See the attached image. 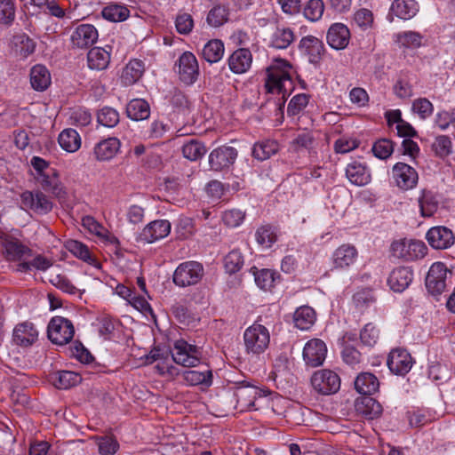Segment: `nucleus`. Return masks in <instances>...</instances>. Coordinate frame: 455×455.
<instances>
[{"label":"nucleus","mask_w":455,"mask_h":455,"mask_svg":"<svg viewBox=\"0 0 455 455\" xmlns=\"http://www.w3.org/2000/svg\"><path fill=\"white\" fill-rule=\"evenodd\" d=\"M291 69V65L283 59L275 60L267 68L265 88L269 93L281 94L283 105L286 96L293 89Z\"/></svg>","instance_id":"obj_1"},{"label":"nucleus","mask_w":455,"mask_h":455,"mask_svg":"<svg viewBox=\"0 0 455 455\" xmlns=\"http://www.w3.org/2000/svg\"><path fill=\"white\" fill-rule=\"evenodd\" d=\"M204 275L201 263L194 260L180 264L175 269L172 281L179 287H188L197 284Z\"/></svg>","instance_id":"obj_2"},{"label":"nucleus","mask_w":455,"mask_h":455,"mask_svg":"<svg viewBox=\"0 0 455 455\" xmlns=\"http://www.w3.org/2000/svg\"><path fill=\"white\" fill-rule=\"evenodd\" d=\"M390 251L397 259L412 261L424 258L427 247L422 241L401 239L392 243Z\"/></svg>","instance_id":"obj_3"},{"label":"nucleus","mask_w":455,"mask_h":455,"mask_svg":"<svg viewBox=\"0 0 455 455\" xmlns=\"http://www.w3.org/2000/svg\"><path fill=\"white\" fill-rule=\"evenodd\" d=\"M0 246L8 261H20L33 256V251L18 238L0 231Z\"/></svg>","instance_id":"obj_4"},{"label":"nucleus","mask_w":455,"mask_h":455,"mask_svg":"<svg viewBox=\"0 0 455 455\" xmlns=\"http://www.w3.org/2000/svg\"><path fill=\"white\" fill-rule=\"evenodd\" d=\"M243 339L248 354L259 355L267 348L270 336L264 325L254 323L245 330Z\"/></svg>","instance_id":"obj_5"},{"label":"nucleus","mask_w":455,"mask_h":455,"mask_svg":"<svg viewBox=\"0 0 455 455\" xmlns=\"http://www.w3.org/2000/svg\"><path fill=\"white\" fill-rule=\"evenodd\" d=\"M172 357L177 364L183 367H196L201 363L202 351L200 347L181 339L174 342Z\"/></svg>","instance_id":"obj_6"},{"label":"nucleus","mask_w":455,"mask_h":455,"mask_svg":"<svg viewBox=\"0 0 455 455\" xmlns=\"http://www.w3.org/2000/svg\"><path fill=\"white\" fill-rule=\"evenodd\" d=\"M47 334L52 343L63 346L72 340L75 334L74 325L65 317L54 316L48 324Z\"/></svg>","instance_id":"obj_7"},{"label":"nucleus","mask_w":455,"mask_h":455,"mask_svg":"<svg viewBox=\"0 0 455 455\" xmlns=\"http://www.w3.org/2000/svg\"><path fill=\"white\" fill-rule=\"evenodd\" d=\"M313 388L319 394L328 395L339 390L340 379L337 373L330 370L315 371L311 378Z\"/></svg>","instance_id":"obj_8"},{"label":"nucleus","mask_w":455,"mask_h":455,"mask_svg":"<svg viewBox=\"0 0 455 455\" xmlns=\"http://www.w3.org/2000/svg\"><path fill=\"white\" fill-rule=\"evenodd\" d=\"M20 208L24 211H33L37 214H47L52 210V201L41 191L33 193L31 191H24L20 196Z\"/></svg>","instance_id":"obj_9"},{"label":"nucleus","mask_w":455,"mask_h":455,"mask_svg":"<svg viewBox=\"0 0 455 455\" xmlns=\"http://www.w3.org/2000/svg\"><path fill=\"white\" fill-rule=\"evenodd\" d=\"M99 34L92 24H81L77 26L70 36L72 48L86 49L96 43Z\"/></svg>","instance_id":"obj_10"},{"label":"nucleus","mask_w":455,"mask_h":455,"mask_svg":"<svg viewBox=\"0 0 455 455\" xmlns=\"http://www.w3.org/2000/svg\"><path fill=\"white\" fill-rule=\"evenodd\" d=\"M237 157V150L233 147L222 146L212 150L209 156V164L213 171L229 168Z\"/></svg>","instance_id":"obj_11"},{"label":"nucleus","mask_w":455,"mask_h":455,"mask_svg":"<svg viewBox=\"0 0 455 455\" xmlns=\"http://www.w3.org/2000/svg\"><path fill=\"white\" fill-rule=\"evenodd\" d=\"M451 272L443 262L434 263L426 277V285L432 294H441L446 288V275Z\"/></svg>","instance_id":"obj_12"},{"label":"nucleus","mask_w":455,"mask_h":455,"mask_svg":"<svg viewBox=\"0 0 455 455\" xmlns=\"http://www.w3.org/2000/svg\"><path fill=\"white\" fill-rule=\"evenodd\" d=\"M299 51L310 63L317 64L322 60L325 48L323 41L316 36H306L299 43Z\"/></svg>","instance_id":"obj_13"},{"label":"nucleus","mask_w":455,"mask_h":455,"mask_svg":"<svg viewBox=\"0 0 455 455\" xmlns=\"http://www.w3.org/2000/svg\"><path fill=\"white\" fill-rule=\"evenodd\" d=\"M327 347L325 343L319 339L307 341L303 349V359L309 367H317L325 360Z\"/></svg>","instance_id":"obj_14"},{"label":"nucleus","mask_w":455,"mask_h":455,"mask_svg":"<svg viewBox=\"0 0 455 455\" xmlns=\"http://www.w3.org/2000/svg\"><path fill=\"white\" fill-rule=\"evenodd\" d=\"M392 173L396 185L402 189H411L418 183V172L413 167L407 164H395L393 167Z\"/></svg>","instance_id":"obj_15"},{"label":"nucleus","mask_w":455,"mask_h":455,"mask_svg":"<svg viewBox=\"0 0 455 455\" xmlns=\"http://www.w3.org/2000/svg\"><path fill=\"white\" fill-rule=\"evenodd\" d=\"M199 68L196 56L190 52H184L179 59V75L182 82L192 84L198 76Z\"/></svg>","instance_id":"obj_16"},{"label":"nucleus","mask_w":455,"mask_h":455,"mask_svg":"<svg viewBox=\"0 0 455 455\" xmlns=\"http://www.w3.org/2000/svg\"><path fill=\"white\" fill-rule=\"evenodd\" d=\"M170 232L171 223L166 220H157L151 221L142 229L139 239L150 243L166 237Z\"/></svg>","instance_id":"obj_17"},{"label":"nucleus","mask_w":455,"mask_h":455,"mask_svg":"<svg viewBox=\"0 0 455 455\" xmlns=\"http://www.w3.org/2000/svg\"><path fill=\"white\" fill-rule=\"evenodd\" d=\"M426 238L428 243L437 250L447 249L455 242L452 231L443 226L431 228L427 231Z\"/></svg>","instance_id":"obj_18"},{"label":"nucleus","mask_w":455,"mask_h":455,"mask_svg":"<svg viewBox=\"0 0 455 455\" xmlns=\"http://www.w3.org/2000/svg\"><path fill=\"white\" fill-rule=\"evenodd\" d=\"M389 370L398 375H404L411 369L412 358L404 349H393L387 358Z\"/></svg>","instance_id":"obj_19"},{"label":"nucleus","mask_w":455,"mask_h":455,"mask_svg":"<svg viewBox=\"0 0 455 455\" xmlns=\"http://www.w3.org/2000/svg\"><path fill=\"white\" fill-rule=\"evenodd\" d=\"M326 39L331 48L343 50L349 43V29L342 23H334L329 28Z\"/></svg>","instance_id":"obj_20"},{"label":"nucleus","mask_w":455,"mask_h":455,"mask_svg":"<svg viewBox=\"0 0 455 455\" xmlns=\"http://www.w3.org/2000/svg\"><path fill=\"white\" fill-rule=\"evenodd\" d=\"M38 337V331L32 323L24 322L15 326L12 333L13 342L20 347L33 345Z\"/></svg>","instance_id":"obj_21"},{"label":"nucleus","mask_w":455,"mask_h":455,"mask_svg":"<svg viewBox=\"0 0 455 455\" xmlns=\"http://www.w3.org/2000/svg\"><path fill=\"white\" fill-rule=\"evenodd\" d=\"M355 410L358 415L364 419H373L380 416L382 406L371 395H364L355 400Z\"/></svg>","instance_id":"obj_22"},{"label":"nucleus","mask_w":455,"mask_h":455,"mask_svg":"<svg viewBox=\"0 0 455 455\" xmlns=\"http://www.w3.org/2000/svg\"><path fill=\"white\" fill-rule=\"evenodd\" d=\"M252 62V55L246 48H240L235 51L228 58V67L235 74L246 72Z\"/></svg>","instance_id":"obj_23"},{"label":"nucleus","mask_w":455,"mask_h":455,"mask_svg":"<svg viewBox=\"0 0 455 455\" xmlns=\"http://www.w3.org/2000/svg\"><path fill=\"white\" fill-rule=\"evenodd\" d=\"M418 4L415 0H395L390 7L388 18L393 20V15L403 20H410L418 12Z\"/></svg>","instance_id":"obj_24"},{"label":"nucleus","mask_w":455,"mask_h":455,"mask_svg":"<svg viewBox=\"0 0 455 455\" xmlns=\"http://www.w3.org/2000/svg\"><path fill=\"white\" fill-rule=\"evenodd\" d=\"M120 146V140L115 137L105 139L95 145L94 156L98 161L110 160L119 151Z\"/></svg>","instance_id":"obj_25"},{"label":"nucleus","mask_w":455,"mask_h":455,"mask_svg":"<svg viewBox=\"0 0 455 455\" xmlns=\"http://www.w3.org/2000/svg\"><path fill=\"white\" fill-rule=\"evenodd\" d=\"M412 278L413 274L409 267H400L391 272L387 282L394 291L401 292L410 285Z\"/></svg>","instance_id":"obj_26"},{"label":"nucleus","mask_w":455,"mask_h":455,"mask_svg":"<svg viewBox=\"0 0 455 455\" xmlns=\"http://www.w3.org/2000/svg\"><path fill=\"white\" fill-rule=\"evenodd\" d=\"M332 258L336 268H346L355 262L357 250L351 244H342L335 250Z\"/></svg>","instance_id":"obj_27"},{"label":"nucleus","mask_w":455,"mask_h":455,"mask_svg":"<svg viewBox=\"0 0 455 455\" xmlns=\"http://www.w3.org/2000/svg\"><path fill=\"white\" fill-rule=\"evenodd\" d=\"M110 63V52L102 47H93L87 53V65L92 70H105Z\"/></svg>","instance_id":"obj_28"},{"label":"nucleus","mask_w":455,"mask_h":455,"mask_svg":"<svg viewBox=\"0 0 455 455\" xmlns=\"http://www.w3.org/2000/svg\"><path fill=\"white\" fill-rule=\"evenodd\" d=\"M346 175L349 181L356 186H364L371 180V174L368 169L356 161L347 164Z\"/></svg>","instance_id":"obj_29"},{"label":"nucleus","mask_w":455,"mask_h":455,"mask_svg":"<svg viewBox=\"0 0 455 455\" xmlns=\"http://www.w3.org/2000/svg\"><path fill=\"white\" fill-rule=\"evenodd\" d=\"M379 381L371 372L360 373L355 380V390L364 395H371L379 390Z\"/></svg>","instance_id":"obj_30"},{"label":"nucleus","mask_w":455,"mask_h":455,"mask_svg":"<svg viewBox=\"0 0 455 455\" xmlns=\"http://www.w3.org/2000/svg\"><path fill=\"white\" fill-rule=\"evenodd\" d=\"M30 84L34 90L43 92L51 84V75L46 67L36 65L30 70Z\"/></svg>","instance_id":"obj_31"},{"label":"nucleus","mask_w":455,"mask_h":455,"mask_svg":"<svg viewBox=\"0 0 455 455\" xmlns=\"http://www.w3.org/2000/svg\"><path fill=\"white\" fill-rule=\"evenodd\" d=\"M144 73V63L139 60H131L123 69L122 84L125 86L135 84Z\"/></svg>","instance_id":"obj_32"},{"label":"nucleus","mask_w":455,"mask_h":455,"mask_svg":"<svg viewBox=\"0 0 455 455\" xmlns=\"http://www.w3.org/2000/svg\"><path fill=\"white\" fill-rule=\"evenodd\" d=\"M51 381L59 389H68L81 381L79 374L70 371H60L51 374Z\"/></svg>","instance_id":"obj_33"},{"label":"nucleus","mask_w":455,"mask_h":455,"mask_svg":"<svg viewBox=\"0 0 455 455\" xmlns=\"http://www.w3.org/2000/svg\"><path fill=\"white\" fill-rule=\"evenodd\" d=\"M35 47L34 41L26 34L15 35L12 39V48L20 58H27L33 53Z\"/></svg>","instance_id":"obj_34"},{"label":"nucleus","mask_w":455,"mask_h":455,"mask_svg":"<svg viewBox=\"0 0 455 455\" xmlns=\"http://www.w3.org/2000/svg\"><path fill=\"white\" fill-rule=\"evenodd\" d=\"M126 113L129 118L135 121L147 119L150 115L149 105L142 99L132 100L126 107Z\"/></svg>","instance_id":"obj_35"},{"label":"nucleus","mask_w":455,"mask_h":455,"mask_svg":"<svg viewBox=\"0 0 455 455\" xmlns=\"http://www.w3.org/2000/svg\"><path fill=\"white\" fill-rule=\"evenodd\" d=\"M293 321L297 328L308 330L315 323V312L308 306H302L295 311Z\"/></svg>","instance_id":"obj_36"},{"label":"nucleus","mask_w":455,"mask_h":455,"mask_svg":"<svg viewBox=\"0 0 455 455\" xmlns=\"http://www.w3.org/2000/svg\"><path fill=\"white\" fill-rule=\"evenodd\" d=\"M60 146L68 152H76L81 146V139L74 129H66L60 132L58 138Z\"/></svg>","instance_id":"obj_37"},{"label":"nucleus","mask_w":455,"mask_h":455,"mask_svg":"<svg viewBox=\"0 0 455 455\" xmlns=\"http://www.w3.org/2000/svg\"><path fill=\"white\" fill-rule=\"evenodd\" d=\"M203 57L209 63H216L224 54V44L219 39L210 40L203 48Z\"/></svg>","instance_id":"obj_38"},{"label":"nucleus","mask_w":455,"mask_h":455,"mask_svg":"<svg viewBox=\"0 0 455 455\" xmlns=\"http://www.w3.org/2000/svg\"><path fill=\"white\" fill-rule=\"evenodd\" d=\"M278 144L275 140H266L254 144L252 148V156L259 160L264 161L271 157L278 151Z\"/></svg>","instance_id":"obj_39"},{"label":"nucleus","mask_w":455,"mask_h":455,"mask_svg":"<svg viewBox=\"0 0 455 455\" xmlns=\"http://www.w3.org/2000/svg\"><path fill=\"white\" fill-rule=\"evenodd\" d=\"M184 381L189 386L204 384L210 386L212 381V371H185L182 373Z\"/></svg>","instance_id":"obj_40"},{"label":"nucleus","mask_w":455,"mask_h":455,"mask_svg":"<svg viewBox=\"0 0 455 455\" xmlns=\"http://www.w3.org/2000/svg\"><path fill=\"white\" fill-rule=\"evenodd\" d=\"M205 153V146L197 140L191 139L183 144L182 154L185 158L190 161H196L202 158Z\"/></svg>","instance_id":"obj_41"},{"label":"nucleus","mask_w":455,"mask_h":455,"mask_svg":"<svg viewBox=\"0 0 455 455\" xmlns=\"http://www.w3.org/2000/svg\"><path fill=\"white\" fill-rule=\"evenodd\" d=\"M229 10L225 5L218 4L209 11L207 23L211 27L218 28L228 20Z\"/></svg>","instance_id":"obj_42"},{"label":"nucleus","mask_w":455,"mask_h":455,"mask_svg":"<svg viewBox=\"0 0 455 455\" xmlns=\"http://www.w3.org/2000/svg\"><path fill=\"white\" fill-rule=\"evenodd\" d=\"M41 177V185L44 190L52 193L59 198L64 197L66 193L54 171L52 175L44 174Z\"/></svg>","instance_id":"obj_43"},{"label":"nucleus","mask_w":455,"mask_h":455,"mask_svg":"<svg viewBox=\"0 0 455 455\" xmlns=\"http://www.w3.org/2000/svg\"><path fill=\"white\" fill-rule=\"evenodd\" d=\"M294 40V34L291 28H278L272 36L271 45L277 49H286Z\"/></svg>","instance_id":"obj_44"},{"label":"nucleus","mask_w":455,"mask_h":455,"mask_svg":"<svg viewBox=\"0 0 455 455\" xmlns=\"http://www.w3.org/2000/svg\"><path fill=\"white\" fill-rule=\"evenodd\" d=\"M129 13L126 7L118 4H110L102 10L103 18L113 22L125 20L129 17Z\"/></svg>","instance_id":"obj_45"},{"label":"nucleus","mask_w":455,"mask_h":455,"mask_svg":"<svg viewBox=\"0 0 455 455\" xmlns=\"http://www.w3.org/2000/svg\"><path fill=\"white\" fill-rule=\"evenodd\" d=\"M15 13L13 0H0V25L10 27L15 20Z\"/></svg>","instance_id":"obj_46"},{"label":"nucleus","mask_w":455,"mask_h":455,"mask_svg":"<svg viewBox=\"0 0 455 455\" xmlns=\"http://www.w3.org/2000/svg\"><path fill=\"white\" fill-rule=\"evenodd\" d=\"M255 235L257 242L266 248L271 247L277 239L275 228L269 225L259 228Z\"/></svg>","instance_id":"obj_47"},{"label":"nucleus","mask_w":455,"mask_h":455,"mask_svg":"<svg viewBox=\"0 0 455 455\" xmlns=\"http://www.w3.org/2000/svg\"><path fill=\"white\" fill-rule=\"evenodd\" d=\"M419 204L422 217H431L437 211L438 204L430 192H423L419 198Z\"/></svg>","instance_id":"obj_48"},{"label":"nucleus","mask_w":455,"mask_h":455,"mask_svg":"<svg viewBox=\"0 0 455 455\" xmlns=\"http://www.w3.org/2000/svg\"><path fill=\"white\" fill-rule=\"evenodd\" d=\"M97 120L105 127H115L119 123V114L113 108L104 107L99 110Z\"/></svg>","instance_id":"obj_49"},{"label":"nucleus","mask_w":455,"mask_h":455,"mask_svg":"<svg viewBox=\"0 0 455 455\" xmlns=\"http://www.w3.org/2000/svg\"><path fill=\"white\" fill-rule=\"evenodd\" d=\"M66 248L76 258L85 262L91 263L94 260L91 255L88 247L79 241H68L66 243Z\"/></svg>","instance_id":"obj_50"},{"label":"nucleus","mask_w":455,"mask_h":455,"mask_svg":"<svg viewBox=\"0 0 455 455\" xmlns=\"http://www.w3.org/2000/svg\"><path fill=\"white\" fill-rule=\"evenodd\" d=\"M93 439L95 440L99 452L101 455L115 454L119 448L117 441L112 436H94Z\"/></svg>","instance_id":"obj_51"},{"label":"nucleus","mask_w":455,"mask_h":455,"mask_svg":"<svg viewBox=\"0 0 455 455\" xmlns=\"http://www.w3.org/2000/svg\"><path fill=\"white\" fill-rule=\"evenodd\" d=\"M432 149L437 156L444 158L452 152V141L448 136L440 135L432 144Z\"/></svg>","instance_id":"obj_52"},{"label":"nucleus","mask_w":455,"mask_h":455,"mask_svg":"<svg viewBox=\"0 0 455 455\" xmlns=\"http://www.w3.org/2000/svg\"><path fill=\"white\" fill-rule=\"evenodd\" d=\"M226 271L229 274L238 272L243 265V257L238 250L231 251L224 259Z\"/></svg>","instance_id":"obj_53"},{"label":"nucleus","mask_w":455,"mask_h":455,"mask_svg":"<svg viewBox=\"0 0 455 455\" xmlns=\"http://www.w3.org/2000/svg\"><path fill=\"white\" fill-rule=\"evenodd\" d=\"M255 282L263 290H270L275 286L276 275L270 269H261L255 273Z\"/></svg>","instance_id":"obj_54"},{"label":"nucleus","mask_w":455,"mask_h":455,"mask_svg":"<svg viewBox=\"0 0 455 455\" xmlns=\"http://www.w3.org/2000/svg\"><path fill=\"white\" fill-rule=\"evenodd\" d=\"M323 0H309L304 8V15L311 21H317L323 16Z\"/></svg>","instance_id":"obj_55"},{"label":"nucleus","mask_w":455,"mask_h":455,"mask_svg":"<svg viewBox=\"0 0 455 455\" xmlns=\"http://www.w3.org/2000/svg\"><path fill=\"white\" fill-rule=\"evenodd\" d=\"M291 147L295 152L301 149L310 152L315 148V138L310 132L300 133L291 142Z\"/></svg>","instance_id":"obj_56"},{"label":"nucleus","mask_w":455,"mask_h":455,"mask_svg":"<svg viewBox=\"0 0 455 455\" xmlns=\"http://www.w3.org/2000/svg\"><path fill=\"white\" fill-rule=\"evenodd\" d=\"M374 156L379 159H387L394 151V143L387 139L377 140L372 147Z\"/></svg>","instance_id":"obj_57"},{"label":"nucleus","mask_w":455,"mask_h":455,"mask_svg":"<svg viewBox=\"0 0 455 455\" xmlns=\"http://www.w3.org/2000/svg\"><path fill=\"white\" fill-rule=\"evenodd\" d=\"M374 301L375 299L371 290H361L353 296L354 305L361 312H363Z\"/></svg>","instance_id":"obj_58"},{"label":"nucleus","mask_w":455,"mask_h":455,"mask_svg":"<svg viewBox=\"0 0 455 455\" xmlns=\"http://www.w3.org/2000/svg\"><path fill=\"white\" fill-rule=\"evenodd\" d=\"M50 283L56 288L68 294H76L78 291V289L64 275H52L50 278Z\"/></svg>","instance_id":"obj_59"},{"label":"nucleus","mask_w":455,"mask_h":455,"mask_svg":"<svg viewBox=\"0 0 455 455\" xmlns=\"http://www.w3.org/2000/svg\"><path fill=\"white\" fill-rule=\"evenodd\" d=\"M309 101V96L301 93L295 95L290 101L288 108H287V113L289 116H296L299 114L308 104Z\"/></svg>","instance_id":"obj_60"},{"label":"nucleus","mask_w":455,"mask_h":455,"mask_svg":"<svg viewBox=\"0 0 455 455\" xmlns=\"http://www.w3.org/2000/svg\"><path fill=\"white\" fill-rule=\"evenodd\" d=\"M422 36L413 31H407L397 36V41L406 48H417L421 44Z\"/></svg>","instance_id":"obj_61"},{"label":"nucleus","mask_w":455,"mask_h":455,"mask_svg":"<svg viewBox=\"0 0 455 455\" xmlns=\"http://www.w3.org/2000/svg\"><path fill=\"white\" fill-rule=\"evenodd\" d=\"M379 339V330L372 324L367 323L360 332L361 341L369 347L374 346Z\"/></svg>","instance_id":"obj_62"},{"label":"nucleus","mask_w":455,"mask_h":455,"mask_svg":"<svg viewBox=\"0 0 455 455\" xmlns=\"http://www.w3.org/2000/svg\"><path fill=\"white\" fill-rule=\"evenodd\" d=\"M177 31L181 35L189 34L194 27V20L190 14L181 13L179 14L175 20Z\"/></svg>","instance_id":"obj_63"},{"label":"nucleus","mask_w":455,"mask_h":455,"mask_svg":"<svg viewBox=\"0 0 455 455\" xmlns=\"http://www.w3.org/2000/svg\"><path fill=\"white\" fill-rule=\"evenodd\" d=\"M354 21L358 27L365 30L371 27L373 23V14L368 9H360L355 13Z\"/></svg>","instance_id":"obj_64"}]
</instances>
